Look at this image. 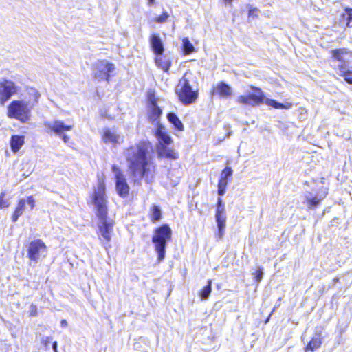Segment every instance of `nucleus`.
Returning a JSON list of instances; mask_svg holds the SVG:
<instances>
[{
  "instance_id": "f257e3e1",
  "label": "nucleus",
  "mask_w": 352,
  "mask_h": 352,
  "mask_svg": "<svg viewBox=\"0 0 352 352\" xmlns=\"http://www.w3.org/2000/svg\"><path fill=\"white\" fill-rule=\"evenodd\" d=\"M159 97L155 89H148L146 94V117L149 122L155 125L153 135L157 142L156 151L160 159H167L170 161L177 160L179 157L178 152L169 146L173 144V140L167 131L166 127L160 123L162 116V109L158 104Z\"/></svg>"
},
{
  "instance_id": "f03ea898",
  "label": "nucleus",
  "mask_w": 352,
  "mask_h": 352,
  "mask_svg": "<svg viewBox=\"0 0 352 352\" xmlns=\"http://www.w3.org/2000/svg\"><path fill=\"white\" fill-rule=\"evenodd\" d=\"M151 149V142L144 140L126 149L128 169L135 183L140 184L142 179L146 184L154 181L156 166L150 157Z\"/></svg>"
},
{
  "instance_id": "7ed1b4c3",
  "label": "nucleus",
  "mask_w": 352,
  "mask_h": 352,
  "mask_svg": "<svg viewBox=\"0 0 352 352\" xmlns=\"http://www.w3.org/2000/svg\"><path fill=\"white\" fill-rule=\"evenodd\" d=\"M90 199L91 204L95 208V214L100 220L98 225L99 239L104 241V248L108 250L111 248L110 242L113 234L115 221L113 219H107L109 201L104 174L98 175L97 185L94 187Z\"/></svg>"
},
{
  "instance_id": "20e7f679",
  "label": "nucleus",
  "mask_w": 352,
  "mask_h": 352,
  "mask_svg": "<svg viewBox=\"0 0 352 352\" xmlns=\"http://www.w3.org/2000/svg\"><path fill=\"white\" fill-rule=\"evenodd\" d=\"M250 88L253 91L249 92L247 94L239 96L236 99V102L239 104L249 105L251 107L259 106L264 103L274 109H289L293 106V104L291 102L280 103L274 99L266 98L264 92L258 87L250 85Z\"/></svg>"
},
{
  "instance_id": "39448f33",
  "label": "nucleus",
  "mask_w": 352,
  "mask_h": 352,
  "mask_svg": "<svg viewBox=\"0 0 352 352\" xmlns=\"http://www.w3.org/2000/svg\"><path fill=\"white\" fill-rule=\"evenodd\" d=\"M34 99V102L30 106L23 100H13L7 106V116L10 118L19 120L21 123H26L31 119V109L38 102L41 97L40 93L35 89H32L29 93Z\"/></svg>"
},
{
  "instance_id": "423d86ee",
  "label": "nucleus",
  "mask_w": 352,
  "mask_h": 352,
  "mask_svg": "<svg viewBox=\"0 0 352 352\" xmlns=\"http://www.w3.org/2000/svg\"><path fill=\"white\" fill-rule=\"evenodd\" d=\"M172 239V230L168 224H162L153 231L152 243L157 254V261H162L165 258L167 243Z\"/></svg>"
},
{
  "instance_id": "0eeeda50",
  "label": "nucleus",
  "mask_w": 352,
  "mask_h": 352,
  "mask_svg": "<svg viewBox=\"0 0 352 352\" xmlns=\"http://www.w3.org/2000/svg\"><path fill=\"white\" fill-rule=\"evenodd\" d=\"M192 74L189 72H186L179 80L178 89L175 93L178 100L184 105H190L195 103L199 97V89H192L190 85V80L188 76Z\"/></svg>"
},
{
  "instance_id": "6e6552de",
  "label": "nucleus",
  "mask_w": 352,
  "mask_h": 352,
  "mask_svg": "<svg viewBox=\"0 0 352 352\" xmlns=\"http://www.w3.org/2000/svg\"><path fill=\"white\" fill-rule=\"evenodd\" d=\"M330 53L333 60L340 63L338 65L339 75L348 84L352 85V68L347 67L346 61L344 60L345 57L352 56V51L345 47H340L331 50Z\"/></svg>"
},
{
  "instance_id": "1a4fd4ad",
  "label": "nucleus",
  "mask_w": 352,
  "mask_h": 352,
  "mask_svg": "<svg viewBox=\"0 0 352 352\" xmlns=\"http://www.w3.org/2000/svg\"><path fill=\"white\" fill-rule=\"evenodd\" d=\"M93 77L99 80L110 81L111 72L114 70V65L104 59L98 60L94 65Z\"/></svg>"
},
{
  "instance_id": "9d476101",
  "label": "nucleus",
  "mask_w": 352,
  "mask_h": 352,
  "mask_svg": "<svg viewBox=\"0 0 352 352\" xmlns=\"http://www.w3.org/2000/svg\"><path fill=\"white\" fill-rule=\"evenodd\" d=\"M47 250L46 244L41 239L30 241L27 248V257L30 261L37 263L43 253Z\"/></svg>"
},
{
  "instance_id": "9b49d317",
  "label": "nucleus",
  "mask_w": 352,
  "mask_h": 352,
  "mask_svg": "<svg viewBox=\"0 0 352 352\" xmlns=\"http://www.w3.org/2000/svg\"><path fill=\"white\" fill-rule=\"evenodd\" d=\"M111 170L115 174L116 189L118 195L122 198L126 197L129 195L130 187L123 172L115 164L111 166Z\"/></svg>"
},
{
  "instance_id": "f8f14e48",
  "label": "nucleus",
  "mask_w": 352,
  "mask_h": 352,
  "mask_svg": "<svg viewBox=\"0 0 352 352\" xmlns=\"http://www.w3.org/2000/svg\"><path fill=\"white\" fill-rule=\"evenodd\" d=\"M17 92L18 87L13 81L6 79L0 81V104H4Z\"/></svg>"
},
{
  "instance_id": "ddd939ff",
  "label": "nucleus",
  "mask_w": 352,
  "mask_h": 352,
  "mask_svg": "<svg viewBox=\"0 0 352 352\" xmlns=\"http://www.w3.org/2000/svg\"><path fill=\"white\" fill-rule=\"evenodd\" d=\"M215 219L217 224L218 232L220 236H222L224 234V230L226 228V216L225 205L221 197L217 199L215 209Z\"/></svg>"
},
{
  "instance_id": "4468645a",
  "label": "nucleus",
  "mask_w": 352,
  "mask_h": 352,
  "mask_svg": "<svg viewBox=\"0 0 352 352\" xmlns=\"http://www.w3.org/2000/svg\"><path fill=\"white\" fill-rule=\"evenodd\" d=\"M101 139L105 144H111L113 147H117L124 142L123 138L116 130L109 127L103 129Z\"/></svg>"
},
{
  "instance_id": "2eb2a0df",
  "label": "nucleus",
  "mask_w": 352,
  "mask_h": 352,
  "mask_svg": "<svg viewBox=\"0 0 352 352\" xmlns=\"http://www.w3.org/2000/svg\"><path fill=\"white\" fill-rule=\"evenodd\" d=\"M232 174L233 170L230 166H226L221 170L217 185V193L219 196H223L226 193L227 186L232 181Z\"/></svg>"
},
{
  "instance_id": "dca6fc26",
  "label": "nucleus",
  "mask_w": 352,
  "mask_h": 352,
  "mask_svg": "<svg viewBox=\"0 0 352 352\" xmlns=\"http://www.w3.org/2000/svg\"><path fill=\"white\" fill-rule=\"evenodd\" d=\"M210 93L212 96H217L220 98H228L233 95L232 88L224 81H219L212 86Z\"/></svg>"
},
{
  "instance_id": "f3484780",
  "label": "nucleus",
  "mask_w": 352,
  "mask_h": 352,
  "mask_svg": "<svg viewBox=\"0 0 352 352\" xmlns=\"http://www.w3.org/2000/svg\"><path fill=\"white\" fill-rule=\"evenodd\" d=\"M45 125L54 133L61 135L65 131H70L73 129L72 124H65L61 120H54L53 123L46 122Z\"/></svg>"
},
{
  "instance_id": "a211bd4d",
  "label": "nucleus",
  "mask_w": 352,
  "mask_h": 352,
  "mask_svg": "<svg viewBox=\"0 0 352 352\" xmlns=\"http://www.w3.org/2000/svg\"><path fill=\"white\" fill-rule=\"evenodd\" d=\"M327 193L323 196L314 195L311 192H309L305 197L304 204L307 206L309 210H315L318 208L322 201L325 198Z\"/></svg>"
},
{
  "instance_id": "6ab92c4d",
  "label": "nucleus",
  "mask_w": 352,
  "mask_h": 352,
  "mask_svg": "<svg viewBox=\"0 0 352 352\" xmlns=\"http://www.w3.org/2000/svg\"><path fill=\"white\" fill-rule=\"evenodd\" d=\"M149 42L151 47L155 54H163L164 47L160 36L157 34H153L150 36Z\"/></svg>"
},
{
  "instance_id": "aec40b11",
  "label": "nucleus",
  "mask_w": 352,
  "mask_h": 352,
  "mask_svg": "<svg viewBox=\"0 0 352 352\" xmlns=\"http://www.w3.org/2000/svg\"><path fill=\"white\" fill-rule=\"evenodd\" d=\"M155 63L158 68L162 69L166 73H168L172 61L164 54H156Z\"/></svg>"
},
{
  "instance_id": "412c9836",
  "label": "nucleus",
  "mask_w": 352,
  "mask_h": 352,
  "mask_svg": "<svg viewBox=\"0 0 352 352\" xmlns=\"http://www.w3.org/2000/svg\"><path fill=\"white\" fill-rule=\"evenodd\" d=\"M25 143V137L23 135H14L10 140V145L12 151L14 153H17Z\"/></svg>"
},
{
  "instance_id": "4be33fe9",
  "label": "nucleus",
  "mask_w": 352,
  "mask_h": 352,
  "mask_svg": "<svg viewBox=\"0 0 352 352\" xmlns=\"http://www.w3.org/2000/svg\"><path fill=\"white\" fill-rule=\"evenodd\" d=\"M148 218L153 223H156L161 221L162 219V212L159 206L153 204L149 207Z\"/></svg>"
},
{
  "instance_id": "5701e85b",
  "label": "nucleus",
  "mask_w": 352,
  "mask_h": 352,
  "mask_svg": "<svg viewBox=\"0 0 352 352\" xmlns=\"http://www.w3.org/2000/svg\"><path fill=\"white\" fill-rule=\"evenodd\" d=\"M316 337H312L308 344L306 345L305 350L306 351H314L320 348L322 344V338L321 333H316Z\"/></svg>"
},
{
  "instance_id": "b1692460",
  "label": "nucleus",
  "mask_w": 352,
  "mask_h": 352,
  "mask_svg": "<svg viewBox=\"0 0 352 352\" xmlns=\"http://www.w3.org/2000/svg\"><path fill=\"white\" fill-rule=\"evenodd\" d=\"M166 118L169 123L173 124L175 130L178 131H183L184 130V126L178 116L174 112H168L166 114Z\"/></svg>"
},
{
  "instance_id": "393cba45",
  "label": "nucleus",
  "mask_w": 352,
  "mask_h": 352,
  "mask_svg": "<svg viewBox=\"0 0 352 352\" xmlns=\"http://www.w3.org/2000/svg\"><path fill=\"white\" fill-rule=\"evenodd\" d=\"M340 23L346 28H352V8L345 7L340 17Z\"/></svg>"
},
{
  "instance_id": "a878e982",
  "label": "nucleus",
  "mask_w": 352,
  "mask_h": 352,
  "mask_svg": "<svg viewBox=\"0 0 352 352\" xmlns=\"http://www.w3.org/2000/svg\"><path fill=\"white\" fill-rule=\"evenodd\" d=\"M25 206V200L21 199L18 201L16 206L12 215V221L13 222L17 221L19 218L23 214Z\"/></svg>"
},
{
  "instance_id": "bb28decb",
  "label": "nucleus",
  "mask_w": 352,
  "mask_h": 352,
  "mask_svg": "<svg viewBox=\"0 0 352 352\" xmlns=\"http://www.w3.org/2000/svg\"><path fill=\"white\" fill-rule=\"evenodd\" d=\"M212 280L209 279L207 285L203 287L199 292V295L202 300L208 299L210 296L212 292Z\"/></svg>"
},
{
  "instance_id": "cd10ccee",
  "label": "nucleus",
  "mask_w": 352,
  "mask_h": 352,
  "mask_svg": "<svg viewBox=\"0 0 352 352\" xmlns=\"http://www.w3.org/2000/svg\"><path fill=\"white\" fill-rule=\"evenodd\" d=\"M182 50L185 54H190L195 52V47L188 37L182 39Z\"/></svg>"
},
{
  "instance_id": "c85d7f7f",
  "label": "nucleus",
  "mask_w": 352,
  "mask_h": 352,
  "mask_svg": "<svg viewBox=\"0 0 352 352\" xmlns=\"http://www.w3.org/2000/svg\"><path fill=\"white\" fill-rule=\"evenodd\" d=\"M53 341V338L51 336H47L45 338H43L41 340V343L47 349L49 347V345L50 344H52V348L54 351V352H57V342L55 341V342H52Z\"/></svg>"
},
{
  "instance_id": "c756f323",
  "label": "nucleus",
  "mask_w": 352,
  "mask_h": 352,
  "mask_svg": "<svg viewBox=\"0 0 352 352\" xmlns=\"http://www.w3.org/2000/svg\"><path fill=\"white\" fill-rule=\"evenodd\" d=\"M169 18V14L167 12H162L159 16L154 18L153 21L157 23H163Z\"/></svg>"
},
{
  "instance_id": "7c9ffc66",
  "label": "nucleus",
  "mask_w": 352,
  "mask_h": 352,
  "mask_svg": "<svg viewBox=\"0 0 352 352\" xmlns=\"http://www.w3.org/2000/svg\"><path fill=\"white\" fill-rule=\"evenodd\" d=\"M6 192L3 191L0 193V208H6L9 207V203L5 199Z\"/></svg>"
},
{
  "instance_id": "2f4dec72",
  "label": "nucleus",
  "mask_w": 352,
  "mask_h": 352,
  "mask_svg": "<svg viewBox=\"0 0 352 352\" xmlns=\"http://www.w3.org/2000/svg\"><path fill=\"white\" fill-rule=\"evenodd\" d=\"M38 314L37 307L35 304L32 303L29 307L28 315L30 317L37 316Z\"/></svg>"
},
{
  "instance_id": "473e14b6",
  "label": "nucleus",
  "mask_w": 352,
  "mask_h": 352,
  "mask_svg": "<svg viewBox=\"0 0 352 352\" xmlns=\"http://www.w3.org/2000/svg\"><path fill=\"white\" fill-rule=\"evenodd\" d=\"M254 278H255V280L256 282H260L263 278V269L262 268H258L257 269L255 272L254 273Z\"/></svg>"
},
{
  "instance_id": "72a5a7b5",
  "label": "nucleus",
  "mask_w": 352,
  "mask_h": 352,
  "mask_svg": "<svg viewBox=\"0 0 352 352\" xmlns=\"http://www.w3.org/2000/svg\"><path fill=\"white\" fill-rule=\"evenodd\" d=\"M27 203L30 206L31 209H34L35 207V200L32 195L27 197Z\"/></svg>"
},
{
  "instance_id": "f704fd0d",
  "label": "nucleus",
  "mask_w": 352,
  "mask_h": 352,
  "mask_svg": "<svg viewBox=\"0 0 352 352\" xmlns=\"http://www.w3.org/2000/svg\"><path fill=\"white\" fill-rule=\"evenodd\" d=\"M69 139V137H68L67 135H63V141H64L65 142H68Z\"/></svg>"
},
{
  "instance_id": "c9c22d12",
  "label": "nucleus",
  "mask_w": 352,
  "mask_h": 352,
  "mask_svg": "<svg viewBox=\"0 0 352 352\" xmlns=\"http://www.w3.org/2000/svg\"><path fill=\"white\" fill-rule=\"evenodd\" d=\"M234 0H223V2L226 4H232Z\"/></svg>"
},
{
  "instance_id": "e433bc0d",
  "label": "nucleus",
  "mask_w": 352,
  "mask_h": 352,
  "mask_svg": "<svg viewBox=\"0 0 352 352\" xmlns=\"http://www.w3.org/2000/svg\"><path fill=\"white\" fill-rule=\"evenodd\" d=\"M155 0H148V5L151 6L155 3Z\"/></svg>"
},
{
  "instance_id": "4c0bfd02",
  "label": "nucleus",
  "mask_w": 352,
  "mask_h": 352,
  "mask_svg": "<svg viewBox=\"0 0 352 352\" xmlns=\"http://www.w3.org/2000/svg\"><path fill=\"white\" fill-rule=\"evenodd\" d=\"M61 324H62V325H66L67 324L66 320H62Z\"/></svg>"
},
{
  "instance_id": "58836bf2",
  "label": "nucleus",
  "mask_w": 352,
  "mask_h": 352,
  "mask_svg": "<svg viewBox=\"0 0 352 352\" xmlns=\"http://www.w3.org/2000/svg\"><path fill=\"white\" fill-rule=\"evenodd\" d=\"M252 12H257V9L254 8V9H252V10H250V14Z\"/></svg>"
}]
</instances>
